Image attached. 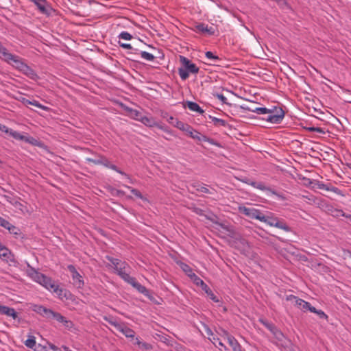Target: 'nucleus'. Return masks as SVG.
Instances as JSON below:
<instances>
[{
	"label": "nucleus",
	"mask_w": 351,
	"mask_h": 351,
	"mask_svg": "<svg viewBox=\"0 0 351 351\" xmlns=\"http://www.w3.org/2000/svg\"><path fill=\"white\" fill-rule=\"evenodd\" d=\"M213 96L219 99L223 104L230 105L229 103H228L226 97L223 94L214 93Z\"/></svg>",
	"instance_id": "a19ab883"
},
{
	"label": "nucleus",
	"mask_w": 351,
	"mask_h": 351,
	"mask_svg": "<svg viewBox=\"0 0 351 351\" xmlns=\"http://www.w3.org/2000/svg\"><path fill=\"white\" fill-rule=\"evenodd\" d=\"M110 191L113 195L121 197L125 195L124 191L110 187Z\"/></svg>",
	"instance_id": "58836bf2"
},
{
	"label": "nucleus",
	"mask_w": 351,
	"mask_h": 351,
	"mask_svg": "<svg viewBox=\"0 0 351 351\" xmlns=\"http://www.w3.org/2000/svg\"><path fill=\"white\" fill-rule=\"evenodd\" d=\"M175 127H176L177 128L183 132H185L186 134L189 135L191 138L197 141L208 142L211 145H217L218 147L220 146L219 143L215 141L213 138H209L206 135L201 134L198 131L193 129V128L190 125L184 123L182 121H179L178 119H176Z\"/></svg>",
	"instance_id": "f03ea898"
},
{
	"label": "nucleus",
	"mask_w": 351,
	"mask_h": 351,
	"mask_svg": "<svg viewBox=\"0 0 351 351\" xmlns=\"http://www.w3.org/2000/svg\"><path fill=\"white\" fill-rule=\"evenodd\" d=\"M286 300L287 301L291 302V304H293L295 306L298 307V308H301L302 303L303 302L302 299L299 298L293 295H287Z\"/></svg>",
	"instance_id": "393cba45"
},
{
	"label": "nucleus",
	"mask_w": 351,
	"mask_h": 351,
	"mask_svg": "<svg viewBox=\"0 0 351 351\" xmlns=\"http://www.w3.org/2000/svg\"><path fill=\"white\" fill-rule=\"evenodd\" d=\"M128 284L131 285L134 288H135L139 293L143 294L146 297H147L150 300L154 301V298L150 291L143 285L140 284L136 280V278L132 277V279L129 281Z\"/></svg>",
	"instance_id": "9d476101"
},
{
	"label": "nucleus",
	"mask_w": 351,
	"mask_h": 351,
	"mask_svg": "<svg viewBox=\"0 0 351 351\" xmlns=\"http://www.w3.org/2000/svg\"><path fill=\"white\" fill-rule=\"evenodd\" d=\"M210 339L214 344L217 343L219 346H221L224 348L225 350H227L226 346L221 341L220 339L216 337L215 335L212 339Z\"/></svg>",
	"instance_id": "a18cd8bd"
},
{
	"label": "nucleus",
	"mask_w": 351,
	"mask_h": 351,
	"mask_svg": "<svg viewBox=\"0 0 351 351\" xmlns=\"http://www.w3.org/2000/svg\"><path fill=\"white\" fill-rule=\"evenodd\" d=\"M49 346L50 349H51L53 351L59 350V348L53 343H49Z\"/></svg>",
	"instance_id": "338daca9"
},
{
	"label": "nucleus",
	"mask_w": 351,
	"mask_h": 351,
	"mask_svg": "<svg viewBox=\"0 0 351 351\" xmlns=\"http://www.w3.org/2000/svg\"><path fill=\"white\" fill-rule=\"evenodd\" d=\"M205 56L210 60L208 64L220 66L223 62L221 58L215 55L212 51H206Z\"/></svg>",
	"instance_id": "dca6fc26"
},
{
	"label": "nucleus",
	"mask_w": 351,
	"mask_h": 351,
	"mask_svg": "<svg viewBox=\"0 0 351 351\" xmlns=\"http://www.w3.org/2000/svg\"><path fill=\"white\" fill-rule=\"evenodd\" d=\"M259 322L272 333L274 337L276 339V343L278 346L284 347L287 346L288 340L287 337L274 324L269 322L265 319H260Z\"/></svg>",
	"instance_id": "20e7f679"
},
{
	"label": "nucleus",
	"mask_w": 351,
	"mask_h": 351,
	"mask_svg": "<svg viewBox=\"0 0 351 351\" xmlns=\"http://www.w3.org/2000/svg\"><path fill=\"white\" fill-rule=\"evenodd\" d=\"M130 341L134 344V345H136L138 346V347L139 348V346H141V343L143 341H141L138 337H136L135 336L133 337V338H131L130 339Z\"/></svg>",
	"instance_id": "3c124183"
},
{
	"label": "nucleus",
	"mask_w": 351,
	"mask_h": 351,
	"mask_svg": "<svg viewBox=\"0 0 351 351\" xmlns=\"http://www.w3.org/2000/svg\"><path fill=\"white\" fill-rule=\"evenodd\" d=\"M10 317H12L14 319H18V322H21V319L19 317V314L18 313L15 311L14 308H13L12 313H11V315H10Z\"/></svg>",
	"instance_id": "5fc2aeb1"
},
{
	"label": "nucleus",
	"mask_w": 351,
	"mask_h": 351,
	"mask_svg": "<svg viewBox=\"0 0 351 351\" xmlns=\"http://www.w3.org/2000/svg\"><path fill=\"white\" fill-rule=\"evenodd\" d=\"M108 323L127 338H133L136 334L134 330L128 327L124 323H119L116 320H108Z\"/></svg>",
	"instance_id": "6e6552de"
},
{
	"label": "nucleus",
	"mask_w": 351,
	"mask_h": 351,
	"mask_svg": "<svg viewBox=\"0 0 351 351\" xmlns=\"http://www.w3.org/2000/svg\"><path fill=\"white\" fill-rule=\"evenodd\" d=\"M194 187H195L196 191L198 192L204 193H210L209 189L205 186L197 184V185H194Z\"/></svg>",
	"instance_id": "79ce46f5"
},
{
	"label": "nucleus",
	"mask_w": 351,
	"mask_h": 351,
	"mask_svg": "<svg viewBox=\"0 0 351 351\" xmlns=\"http://www.w3.org/2000/svg\"><path fill=\"white\" fill-rule=\"evenodd\" d=\"M204 328L206 334L208 336H213V337L215 336L213 332H212L211 329L206 325H204Z\"/></svg>",
	"instance_id": "680f3d73"
},
{
	"label": "nucleus",
	"mask_w": 351,
	"mask_h": 351,
	"mask_svg": "<svg viewBox=\"0 0 351 351\" xmlns=\"http://www.w3.org/2000/svg\"><path fill=\"white\" fill-rule=\"evenodd\" d=\"M195 28L197 32H201L202 34H206L209 36H212L215 34V30L213 27H208L207 25H205L203 23H198Z\"/></svg>",
	"instance_id": "a211bd4d"
},
{
	"label": "nucleus",
	"mask_w": 351,
	"mask_h": 351,
	"mask_svg": "<svg viewBox=\"0 0 351 351\" xmlns=\"http://www.w3.org/2000/svg\"><path fill=\"white\" fill-rule=\"evenodd\" d=\"M69 271L72 274L73 284L77 288H82L84 286V280L82 279V276L77 272L75 267L73 265L67 266Z\"/></svg>",
	"instance_id": "9b49d317"
},
{
	"label": "nucleus",
	"mask_w": 351,
	"mask_h": 351,
	"mask_svg": "<svg viewBox=\"0 0 351 351\" xmlns=\"http://www.w3.org/2000/svg\"><path fill=\"white\" fill-rule=\"evenodd\" d=\"M240 107L242 109H244V110H246L248 111H251L253 112H256L258 114H267V112H270L269 109L265 107H258V108H255L254 109H252V108L249 107V106H241Z\"/></svg>",
	"instance_id": "5701e85b"
},
{
	"label": "nucleus",
	"mask_w": 351,
	"mask_h": 351,
	"mask_svg": "<svg viewBox=\"0 0 351 351\" xmlns=\"http://www.w3.org/2000/svg\"><path fill=\"white\" fill-rule=\"evenodd\" d=\"M183 271L186 273V274L190 277V278L194 282V276H197L195 273H193V269L186 264H183L182 267Z\"/></svg>",
	"instance_id": "c85d7f7f"
},
{
	"label": "nucleus",
	"mask_w": 351,
	"mask_h": 351,
	"mask_svg": "<svg viewBox=\"0 0 351 351\" xmlns=\"http://www.w3.org/2000/svg\"><path fill=\"white\" fill-rule=\"evenodd\" d=\"M25 64L26 63L23 62V59L18 56H16V58H14V60L12 62V64H10V65H12L13 67H14L19 71H21V69L24 67Z\"/></svg>",
	"instance_id": "b1692460"
},
{
	"label": "nucleus",
	"mask_w": 351,
	"mask_h": 351,
	"mask_svg": "<svg viewBox=\"0 0 351 351\" xmlns=\"http://www.w3.org/2000/svg\"><path fill=\"white\" fill-rule=\"evenodd\" d=\"M24 75L27 76L32 80H36L38 78L36 73L33 70L30 66H29L27 64L24 66V67L21 71Z\"/></svg>",
	"instance_id": "6ab92c4d"
},
{
	"label": "nucleus",
	"mask_w": 351,
	"mask_h": 351,
	"mask_svg": "<svg viewBox=\"0 0 351 351\" xmlns=\"http://www.w3.org/2000/svg\"><path fill=\"white\" fill-rule=\"evenodd\" d=\"M119 45L120 47L124 48V49H132V47L130 44H128V43H121L120 41H119Z\"/></svg>",
	"instance_id": "13d9d810"
},
{
	"label": "nucleus",
	"mask_w": 351,
	"mask_h": 351,
	"mask_svg": "<svg viewBox=\"0 0 351 351\" xmlns=\"http://www.w3.org/2000/svg\"><path fill=\"white\" fill-rule=\"evenodd\" d=\"M208 117H209V119H210L212 120V121L213 122V124L215 126L226 127V126L228 125L227 122L225 120H223V119L216 118V117H213L211 115H208Z\"/></svg>",
	"instance_id": "cd10ccee"
},
{
	"label": "nucleus",
	"mask_w": 351,
	"mask_h": 351,
	"mask_svg": "<svg viewBox=\"0 0 351 351\" xmlns=\"http://www.w3.org/2000/svg\"><path fill=\"white\" fill-rule=\"evenodd\" d=\"M12 223H10L8 220L4 218L0 217V226L3 227L4 228L8 230L9 227Z\"/></svg>",
	"instance_id": "37998d69"
},
{
	"label": "nucleus",
	"mask_w": 351,
	"mask_h": 351,
	"mask_svg": "<svg viewBox=\"0 0 351 351\" xmlns=\"http://www.w3.org/2000/svg\"><path fill=\"white\" fill-rule=\"evenodd\" d=\"M10 136H11L12 137H13L14 139L17 140L18 139V136L19 135V132H16V131H14L12 129H10L9 131H8V133Z\"/></svg>",
	"instance_id": "603ef678"
},
{
	"label": "nucleus",
	"mask_w": 351,
	"mask_h": 351,
	"mask_svg": "<svg viewBox=\"0 0 351 351\" xmlns=\"http://www.w3.org/2000/svg\"><path fill=\"white\" fill-rule=\"evenodd\" d=\"M29 104H30V105H33V106H36V107H38V108H40V109H43V110H47V109H48V108H47V107H46V106H43V105H42V104H40L38 101L34 100V99H33V100H30V101H29Z\"/></svg>",
	"instance_id": "c03bdc74"
},
{
	"label": "nucleus",
	"mask_w": 351,
	"mask_h": 351,
	"mask_svg": "<svg viewBox=\"0 0 351 351\" xmlns=\"http://www.w3.org/2000/svg\"><path fill=\"white\" fill-rule=\"evenodd\" d=\"M86 162H91L96 165H103L107 168L111 169L117 173H120L121 175H123L125 177H127L128 179H130L129 176L121 171L119 168H118L115 165L111 164L109 161V160L104 156L101 154H97L96 158H86Z\"/></svg>",
	"instance_id": "39448f33"
},
{
	"label": "nucleus",
	"mask_w": 351,
	"mask_h": 351,
	"mask_svg": "<svg viewBox=\"0 0 351 351\" xmlns=\"http://www.w3.org/2000/svg\"><path fill=\"white\" fill-rule=\"evenodd\" d=\"M126 110L127 111H130L131 112V115L132 116H134L136 117H138V116L141 114V113L136 110H133L132 108H126Z\"/></svg>",
	"instance_id": "864d4df0"
},
{
	"label": "nucleus",
	"mask_w": 351,
	"mask_h": 351,
	"mask_svg": "<svg viewBox=\"0 0 351 351\" xmlns=\"http://www.w3.org/2000/svg\"><path fill=\"white\" fill-rule=\"evenodd\" d=\"M306 130L309 132H317L321 134H325V132L322 128H315V127H308L306 128Z\"/></svg>",
	"instance_id": "49530a36"
},
{
	"label": "nucleus",
	"mask_w": 351,
	"mask_h": 351,
	"mask_svg": "<svg viewBox=\"0 0 351 351\" xmlns=\"http://www.w3.org/2000/svg\"><path fill=\"white\" fill-rule=\"evenodd\" d=\"M138 348L143 351H147L152 350V346L150 343L143 341Z\"/></svg>",
	"instance_id": "ea45409f"
},
{
	"label": "nucleus",
	"mask_w": 351,
	"mask_h": 351,
	"mask_svg": "<svg viewBox=\"0 0 351 351\" xmlns=\"http://www.w3.org/2000/svg\"><path fill=\"white\" fill-rule=\"evenodd\" d=\"M315 313L317 315V316L319 317V319H328V315L322 310H317Z\"/></svg>",
	"instance_id": "09e8293b"
},
{
	"label": "nucleus",
	"mask_w": 351,
	"mask_h": 351,
	"mask_svg": "<svg viewBox=\"0 0 351 351\" xmlns=\"http://www.w3.org/2000/svg\"><path fill=\"white\" fill-rule=\"evenodd\" d=\"M33 3L37 8L39 12L47 16H51L56 10L51 7V4L47 0H28Z\"/></svg>",
	"instance_id": "0eeeda50"
},
{
	"label": "nucleus",
	"mask_w": 351,
	"mask_h": 351,
	"mask_svg": "<svg viewBox=\"0 0 351 351\" xmlns=\"http://www.w3.org/2000/svg\"><path fill=\"white\" fill-rule=\"evenodd\" d=\"M317 186H318V188L319 189H324V190H326V191L329 190V186H328L327 185H326L325 184H324L322 182H317Z\"/></svg>",
	"instance_id": "bf43d9fd"
},
{
	"label": "nucleus",
	"mask_w": 351,
	"mask_h": 351,
	"mask_svg": "<svg viewBox=\"0 0 351 351\" xmlns=\"http://www.w3.org/2000/svg\"><path fill=\"white\" fill-rule=\"evenodd\" d=\"M239 210L243 215L251 219H256L267 223L270 226H274L282 229L286 232H291V228L287 225L283 219L275 217L272 213L268 215L263 214L260 210L254 208L240 207Z\"/></svg>",
	"instance_id": "f257e3e1"
},
{
	"label": "nucleus",
	"mask_w": 351,
	"mask_h": 351,
	"mask_svg": "<svg viewBox=\"0 0 351 351\" xmlns=\"http://www.w3.org/2000/svg\"><path fill=\"white\" fill-rule=\"evenodd\" d=\"M118 37L120 39H123L126 40H130L132 38V36L128 32H122L121 33H120Z\"/></svg>",
	"instance_id": "4c0bfd02"
},
{
	"label": "nucleus",
	"mask_w": 351,
	"mask_h": 351,
	"mask_svg": "<svg viewBox=\"0 0 351 351\" xmlns=\"http://www.w3.org/2000/svg\"><path fill=\"white\" fill-rule=\"evenodd\" d=\"M255 188H257L260 190H262V191H270L273 194H276V193L274 191H272L271 189H269V187L266 186L263 182H256V187Z\"/></svg>",
	"instance_id": "e433bc0d"
},
{
	"label": "nucleus",
	"mask_w": 351,
	"mask_h": 351,
	"mask_svg": "<svg viewBox=\"0 0 351 351\" xmlns=\"http://www.w3.org/2000/svg\"><path fill=\"white\" fill-rule=\"evenodd\" d=\"M10 128L0 123V131L5 134L8 133Z\"/></svg>",
	"instance_id": "052dcab7"
},
{
	"label": "nucleus",
	"mask_w": 351,
	"mask_h": 351,
	"mask_svg": "<svg viewBox=\"0 0 351 351\" xmlns=\"http://www.w3.org/2000/svg\"><path fill=\"white\" fill-rule=\"evenodd\" d=\"M40 284L47 289L52 291L53 292L58 293V291H62L61 289H58V286L55 284L51 278L45 275Z\"/></svg>",
	"instance_id": "2eb2a0df"
},
{
	"label": "nucleus",
	"mask_w": 351,
	"mask_h": 351,
	"mask_svg": "<svg viewBox=\"0 0 351 351\" xmlns=\"http://www.w3.org/2000/svg\"><path fill=\"white\" fill-rule=\"evenodd\" d=\"M0 258L7 263H16L14 254L5 245L0 246Z\"/></svg>",
	"instance_id": "4468645a"
},
{
	"label": "nucleus",
	"mask_w": 351,
	"mask_h": 351,
	"mask_svg": "<svg viewBox=\"0 0 351 351\" xmlns=\"http://www.w3.org/2000/svg\"><path fill=\"white\" fill-rule=\"evenodd\" d=\"M311 304L308 302H306L303 300V302L302 303L301 308H300V310H302L303 311H308V308L310 306Z\"/></svg>",
	"instance_id": "8fccbe9b"
},
{
	"label": "nucleus",
	"mask_w": 351,
	"mask_h": 351,
	"mask_svg": "<svg viewBox=\"0 0 351 351\" xmlns=\"http://www.w3.org/2000/svg\"><path fill=\"white\" fill-rule=\"evenodd\" d=\"M223 334L226 335L227 341L233 351H245L235 337L230 335L226 330H223Z\"/></svg>",
	"instance_id": "ddd939ff"
},
{
	"label": "nucleus",
	"mask_w": 351,
	"mask_h": 351,
	"mask_svg": "<svg viewBox=\"0 0 351 351\" xmlns=\"http://www.w3.org/2000/svg\"><path fill=\"white\" fill-rule=\"evenodd\" d=\"M14 58H16V55L12 54L11 53H10L9 51H8V53H5L4 57H1V59L3 61L7 62L9 64H12V62L14 60Z\"/></svg>",
	"instance_id": "72a5a7b5"
},
{
	"label": "nucleus",
	"mask_w": 351,
	"mask_h": 351,
	"mask_svg": "<svg viewBox=\"0 0 351 351\" xmlns=\"http://www.w3.org/2000/svg\"><path fill=\"white\" fill-rule=\"evenodd\" d=\"M8 230L10 234H13L15 238H18L22 234L21 230L12 224L10 225Z\"/></svg>",
	"instance_id": "2f4dec72"
},
{
	"label": "nucleus",
	"mask_w": 351,
	"mask_h": 351,
	"mask_svg": "<svg viewBox=\"0 0 351 351\" xmlns=\"http://www.w3.org/2000/svg\"><path fill=\"white\" fill-rule=\"evenodd\" d=\"M62 324L69 330H71L74 326L73 322L67 319L66 318H65V319L64 320V322Z\"/></svg>",
	"instance_id": "de8ad7c7"
},
{
	"label": "nucleus",
	"mask_w": 351,
	"mask_h": 351,
	"mask_svg": "<svg viewBox=\"0 0 351 351\" xmlns=\"http://www.w3.org/2000/svg\"><path fill=\"white\" fill-rule=\"evenodd\" d=\"M141 121L145 124V125H148L150 122V120L149 119H148L147 117H141Z\"/></svg>",
	"instance_id": "69168bd1"
},
{
	"label": "nucleus",
	"mask_w": 351,
	"mask_h": 351,
	"mask_svg": "<svg viewBox=\"0 0 351 351\" xmlns=\"http://www.w3.org/2000/svg\"><path fill=\"white\" fill-rule=\"evenodd\" d=\"M106 258L113 265L114 269H117V267L121 265V263H123L121 260L118 258H113L110 256H106Z\"/></svg>",
	"instance_id": "f704fd0d"
},
{
	"label": "nucleus",
	"mask_w": 351,
	"mask_h": 351,
	"mask_svg": "<svg viewBox=\"0 0 351 351\" xmlns=\"http://www.w3.org/2000/svg\"><path fill=\"white\" fill-rule=\"evenodd\" d=\"M140 54L143 59L148 61H153L155 59V56L154 55L147 51H141Z\"/></svg>",
	"instance_id": "c9c22d12"
},
{
	"label": "nucleus",
	"mask_w": 351,
	"mask_h": 351,
	"mask_svg": "<svg viewBox=\"0 0 351 351\" xmlns=\"http://www.w3.org/2000/svg\"><path fill=\"white\" fill-rule=\"evenodd\" d=\"M27 143L40 148H43L45 147V144L42 141L30 136H28Z\"/></svg>",
	"instance_id": "bb28decb"
},
{
	"label": "nucleus",
	"mask_w": 351,
	"mask_h": 351,
	"mask_svg": "<svg viewBox=\"0 0 351 351\" xmlns=\"http://www.w3.org/2000/svg\"><path fill=\"white\" fill-rule=\"evenodd\" d=\"M330 191H332L338 195H341V191L340 189H339L337 187L335 186H329V190Z\"/></svg>",
	"instance_id": "4d7b16f0"
},
{
	"label": "nucleus",
	"mask_w": 351,
	"mask_h": 351,
	"mask_svg": "<svg viewBox=\"0 0 351 351\" xmlns=\"http://www.w3.org/2000/svg\"><path fill=\"white\" fill-rule=\"evenodd\" d=\"M188 107L189 110L193 112H197L200 114H204V110L195 102L187 101L184 104V107Z\"/></svg>",
	"instance_id": "aec40b11"
},
{
	"label": "nucleus",
	"mask_w": 351,
	"mask_h": 351,
	"mask_svg": "<svg viewBox=\"0 0 351 351\" xmlns=\"http://www.w3.org/2000/svg\"><path fill=\"white\" fill-rule=\"evenodd\" d=\"M12 310H13V308L0 304V314L1 315H5L10 317Z\"/></svg>",
	"instance_id": "473e14b6"
},
{
	"label": "nucleus",
	"mask_w": 351,
	"mask_h": 351,
	"mask_svg": "<svg viewBox=\"0 0 351 351\" xmlns=\"http://www.w3.org/2000/svg\"><path fill=\"white\" fill-rule=\"evenodd\" d=\"M34 311L43 317L47 319V317H49V314L51 311V309L47 308L42 305H35Z\"/></svg>",
	"instance_id": "4be33fe9"
},
{
	"label": "nucleus",
	"mask_w": 351,
	"mask_h": 351,
	"mask_svg": "<svg viewBox=\"0 0 351 351\" xmlns=\"http://www.w3.org/2000/svg\"><path fill=\"white\" fill-rule=\"evenodd\" d=\"M29 276L36 282L40 283L42 280L44 278V274L36 271L34 268L31 267L28 270Z\"/></svg>",
	"instance_id": "412c9836"
},
{
	"label": "nucleus",
	"mask_w": 351,
	"mask_h": 351,
	"mask_svg": "<svg viewBox=\"0 0 351 351\" xmlns=\"http://www.w3.org/2000/svg\"><path fill=\"white\" fill-rule=\"evenodd\" d=\"M125 187L130 189V191L131 193L135 195L136 197L143 200V201H147V199L146 197H145L142 193L138 190V189H134V188H132L129 186H127V185H124Z\"/></svg>",
	"instance_id": "c756f323"
},
{
	"label": "nucleus",
	"mask_w": 351,
	"mask_h": 351,
	"mask_svg": "<svg viewBox=\"0 0 351 351\" xmlns=\"http://www.w3.org/2000/svg\"><path fill=\"white\" fill-rule=\"evenodd\" d=\"M65 318L66 317H64L63 315H62L60 313H59L58 312H55L51 309L49 314V317H47V319H56V321H58L60 323H63Z\"/></svg>",
	"instance_id": "a878e982"
},
{
	"label": "nucleus",
	"mask_w": 351,
	"mask_h": 351,
	"mask_svg": "<svg viewBox=\"0 0 351 351\" xmlns=\"http://www.w3.org/2000/svg\"><path fill=\"white\" fill-rule=\"evenodd\" d=\"M270 112H267L266 121L271 123H280L285 117V111L280 107H274L269 109Z\"/></svg>",
	"instance_id": "423d86ee"
},
{
	"label": "nucleus",
	"mask_w": 351,
	"mask_h": 351,
	"mask_svg": "<svg viewBox=\"0 0 351 351\" xmlns=\"http://www.w3.org/2000/svg\"><path fill=\"white\" fill-rule=\"evenodd\" d=\"M127 268H129L128 264L126 262H123L117 267V269H115V270L117 275H119L124 281L128 283L132 277H131L129 274H128L126 269Z\"/></svg>",
	"instance_id": "f8f14e48"
},
{
	"label": "nucleus",
	"mask_w": 351,
	"mask_h": 351,
	"mask_svg": "<svg viewBox=\"0 0 351 351\" xmlns=\"http://www.w3.org/2000/svg\"><path fill=\"white\" fill-rule=\"evenodd\" d=\"M180 61L182 66L178 69V74L182 80H186L190 73L196 74L199 72V69L187 58L180 56Z\"/></svg>",
	"instance_id": "7ed1b4c3"
},
{
	"label": "nucleus",
	"mask_w": 351,
	"mask_h": 351,
	"mask_svg": "<svg viewBox=\"0 0 351 351\" xmlns=\"http://www.w3.org/2000/svg\"><path fill=\"white\" fill-rule=\"evenodd\" d=\"M36 348H34V350H39L43 351L45 350L46 346H42L41 344H38V346H35Z\"/></svg>",
	"instance_id": "e2e57ef3"
},
{
	"label": "nucleus",
	"mask_w": 351,
	"mask_h": 351,
	"mask_svg": "<svg viewBox=\"0 0 351 351\" xmlns=\"http://www.w3.org/2000/svg\"><path fill=\"white\" fill-rule=\"evenodd\" d=\"M25 345L31 349H34L36 346V338L33 335H29L28 339L25 341Z\"/></svg>",
	"instance_id": "7c9ffc66"
},
{
	"label": "nucleus",
	"mask_w": 351,
	"mask_h": 351,
	"mask_svg": "<svg viewBox=\"0 0 351 351\" xmlns=\"http://www.w3.org/2000/svg\"><path fill=\"white\" fill-rule=\"evenodd\" d=\"M28 136H25V135H22L19 133V135L18 136V139L17 140H20V141H25L27 143V138Z\"/></svg>",
	"instance_id": "0e129e2a"
},
{
	"label": "nucleus",
	"mask_w": 351,
	"mask_h": 351,
	"mask_svg": "<svg viewBox=\"0 0 351 351\" xmlns=\"http://www.w3.org/2000/svg\"><path fill=\"white\" fill-rule=\"evenodd\" d=\"M176 118L173 117H170L169 118V122L171 124H173L174 126H175V124H176Z\"/></svg>",
	"instance_id": "774afa93"
},
{
	"label": "nucleus",
	"mask_w": 351,
	"mask_h": 351,
	"mask_svg": "<svg viewBox=\"0 0 351 351\" xmlns=\"http://www.w3.org/2000/svg\"><path fill=\"white\" fill-rule=\"evenodd\" d=\"M17 99L19 101H21V103H23L25 106H27L29 104V101H30V100L23 97V96H20L19 97L17 98Z\"/></svg>",
	"instance_id": "6e6d98bb"
},
{
	"label": "nucleus",
	"mask_w": 351,
	"mask_h": 351,
	"mask_svg": "<svg viewBox=\"0 0 351 351\" xmlns=\"http://www.w3.org/2000/svg\"><path fill=\"white\" fill-rule=\"evenodd\" d=\"M194 283L200 286L202 289L205 291L207 295L214 302H221V301L217 298V297L214 294L213 291L210 289V287L197 276H194Z\"/></svg>",
	"instance_id": "1a4fd4ad"
},
{
	"label": "nucleus",
	"mask_w": 351,
	"mask_h": 351,
	"mask_svg": "<svg viewBox=\"0 0 351 351\" xmlns=\"http://www.w3.org/2000/svg\"><path fill=\"white\" fill-rule=\"evenodd\" d=\"M189 209L191 210L195 214H197L199 216H204L206 217V219L210 220V221H212L213 223H216L214 219V218H217L216 215H215L212 213L210 215H206V214H204V210H202L200 208L196 207L195 205H192L191 206H190Z\"/></svg>",
	"instance_id": "f3484780"
}]
</instances>
